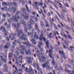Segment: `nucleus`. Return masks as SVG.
<instances>
[{
    "label": "nucleus",
    "mask_w": 74,
    "mask_h": 74,
    "mask_svg": "<svg viewBox=\"0 0 74 74\" xmlns=\"http://www.w3.org/2000/svg\"><path fill=\"white\" fill-rule=\"evenodd\" d=\"M12 25L13 26L15 27L16 29V31L18 33L17 34V36H18V37H21V34H22V30H20L19 31V29L18 28H19V27H20V24L18 23L17 24V26L16 25V24H15V23H14L12 24Z\"/></svg>",
    "instance_id": "f257e3e1"
},
{
    "label": "nucleus",
    "mask_w": 74,
    "mask_h": 74,
    "mask_svg": "<svg viewBox=\"0 0 74 74\" xmlns=\"http://www.w3.org/2000/svg\"><path fill=\"white\" fill-rule=\"evenodd\" d=\"M17 14L16 16H15V17H13L12 18H10L9 19L8 22L9 23H12V21H16V22L18 21V19H19L20 18V17L18 16L17 15V14H18L19 13V12L17 11Z\"/></svg>",
    "instance_id": "f03ea898"
},
{
    "label": "nucleus",
    "mask_w": 74,
    "mask_h": 74,
    "mask_svg": "<svg viewBox=\"0 0 74 74\" xmlns=\"http://www.w3.org/2000/svg\"><path fill=\"white\" fill-rule=\"evenodd\" d=\"M21 39H22V40H26L27 41V42H23V44H25L27 45L28 46V47H30V46H32V45H30V44L27 41V39L25 37V35H22L21 38Z\"/></svg>",
    "instance_id": "7ed1b4c3"
},
{
    "label": "nucleus",
    "mask_w": 74,
    "mask_h": 74,
    "mask_svg": "<svg viewBox=\"0 0 74 74\" xmlns=\"http://www.w3.org/2000/svg\"><path fill=\"white\" fill-rule=\"evenodd\" d=\"M32 33L31 34L30 33L28 32V35H31V37L32 38H35L37 39V40H38L39 38H38V36L37 35H36V34H37V33H35L34 32H33V31H32Z\"/></svg>",
    "instance_id": "20e7f679"
},
{
    "label": "nucleus",
    "mask_w": 74,
    "mask_h": 74,
    "mask_svg": "<svg viewBox=\"0 0 74 74\" xmlns=\"http://www.w3.org/2000/svg\"><path fill=\"white\" fill-rule=\"evenodd\" d=\"M27 23L28 24V27L29 29H32V24H34V21L33 20H31L30 21H28Z\"/></svg>",
    "instance_id": "39448f33"
},
{
    "label": "nucleus",
    "mask_w": 74,
    "mask_h": 74,
    "mask_svg": "<svg viewBox=\"0 0 74 74\" xmlns=\"http://www.w3.org/2000/svg\"><path fill=\"white\" fill-rule=\"evenodd\" d=\"M20 21L21 23L23 24V25L25 28L24 29L25 32V33H27V32L28 29L26 27V24H25V23H24V20L22 21V20H20Z\"/></svg>",
    "instance_id": "423d86ee"
},
{
    "label": "nucleus",
    "mask_w": 74,
    "mask_h": 74,
    "mask_svg": "<svg viewBox=\"0 0 74 74\" xmlns=\"http://www.w3.org/2000/svg\"><path fill=\"white\" fill-rule=\"evenodd\" d=\"M24 49H23V50H22L21 52L20 53L22 54V55H23L24 54V53H23V51H25V52L26 53L27 55H28V54H30L31 52H30V50H28V52L27 51H26V49H25V48L23 47Z\"/></svg>",
    "instance_id": "0eeeda50"
},
{
    "label": "nucleus",
    "mask_w": 74,
    "mask_h": 74,
    "mask_svg": "<svg viewBox=\"0 0 74 74\" xmlns=\"http://www.w3.org/2000/svg\"><path fill=\"white\" fill-rule=\"evenodd\" d=\"M1 30L2 31V32H4V34L5 36L8 35V32L7 31L5 30V28L3 27H2L1 28Z\"/></svg>",
    "instance_id": "6e6552de"
},
{
    "label": "nucleus",
    "mask_w": 74,
    "mask_h": 74,
    "mask_svg": "<svg viewBox=\"0 0 74 74\" xmlns=\"http://www.w3.org/2000/svg\"><path fill=\"white\" fill-rule=\"evenodd\" d=\"M42 67L44 68L46 67L48 69L49 68V63L48 62V61H46L45 64H42Z\"/></svg>",
    "instance_id": "1a4fd4ad"
},
{
    "label": "nucleus",
    "mask_w": 74,
    "mask_h": 74,
    "mask_svg": "<svg viewBox=\"0 0 74 74\" xmlns=\"http://www.w3.org/2000/svg\"><path fill=\"white\" fill-rule=\"evenodd\" d=\"M21 17L22 18H24L25 19L27 20L28 19H29L28 16L26 15V14L25 13H23L21 14Z\"/></svg>",
    "instance_id": "9d476101"
},
{
    "label": "nucleus",
    "mask_w": 74,
    "mask_h": 74,
    "mask_svg": "<svg viewBox=\"0 0 74 74\" xmlns=\"http://www.w3.org/2000/svg\"><path fill=\"white\" fill-rule=\"evenodd\" d=\"M42 43L41 42H38V48H40V49L41 51H43V48H42V49H41V46H42Z\"/></svg>",
    "instance_id": "9b49d317"
},
{
    "label": "nucleus",
    "mask_w": 74,
    "mask_h": 74,
    "mask_svg": "<svg viewBox=\"0 0 74 74\" xmlns=\"http://www.w3.org/2000/svg\"><path fill=\"white\" fill-rule=\"evenodd\" d=\"M61 34V36H64V37H65L66 38H68L67 37H68V38L69 39H71V37L69 35H68V36H66V34H65L64 33H63V34Z\"/></svg>",
    "instance_id": "f8f14e48"
},
{
    "label": "nucleus",
    "mask_w": 74,
    "mask_h": 74,
    "mask_svg": "<svg viewBox=\"0 0 74 74\" xmlns=\"http://www.w3.org/2000/svg\"><path fill=\"white\" fill-rule=\"evenodd\" d=\"M4 55V54H1V56L0 55V58L1 59L2 61H3L4 63H6L7 62V60H5V59H3V56Z\"/></svg>",
    "instance_id": "ddd939ff"
},
{
    "label": "nucleus",
    "mask_w": 74,
    "mask_h": 74,
    "mask_svg": "<svg viewBox=\"0 0 74 74\" xmlns=\"http://www.w3.org/2000/svg\"><path fill=\"white\" fill-rule=\"evenodd\" d=\"M5 26L6 27V28L8 30H9L10 29V25L9 24H7V23H5L4 24Z\"/></svg>",
    "instance_id": "4468645a"
},
{
    "label": "nucleus",
    "mask_w": 74,
    "mask_h": 74,
    "mask_svg": "<svg viewBox=\"0 0 74 74\" xmlns=\"http://www.w3.org/2000/svg\"><path fill=\"white\" fill-rule=\"evenodd\" d=\"M33 60V58H32L31 57H30L27 60L28 63L30 64V63L32 62Z\"/></svg>",
    "instance_id": "2eb2a0df"
},
{
    "label": "nucleus",
    "mask_w": 74,
    "mask_h": 74,
    "mask_svg": "<svg viewBox=\"0 0 74 74\" xmlns=\"http://www.w3.org/2000/svg\"><path fill=\"white\" fill-rule=\"evenodd\" d=\"M40 10V11H41V12L40 11H39V14H42V19H44V18H45V15H44V14H43V12H42V10L41 9Z\"/></svg>",
    "instance_id": "dca6fc26"
},
{
    "label": "nucleus",
    "mask_w": 74,
    "mask_h": 74,
    "mask_svg": "<svg viewBox=\"0 0 74 74\" xmlns=\"http://www.w3.org/2000/svg\"><path fill=\"white\" fill-rule=\"evenodd\" d=\"M3 67L5 69L3 70V71L4 72H5V71H7V64H5L4 65Z\"/></svg>",
    "instance_id": "f3484780"
},
{
    "label": "nucleus",
    "mask_w": 74,
    "mask_h": 74,
    "mask_svg": "<svg viewBox=\"0 0 74 74\" xmlns=\"http://www.w3.org/2000/svg\"><path fill=\"white\" fill-rule=\"evenodd\" d=\"M11 36L13 38H12V39H11V40H13V39H14H14L15 38V34H12L11 35H10L9 36V37H10V38H11Z\"/></svg>",
    "instance_id": "a211bd4d"
},
{
    "label": "nucleus",
    "mask_w": 74,
    "mask_h": 74,
    "mask_svg": "<svg viewBox=\"0 0 74 74\" xmlns=\"http://www.w3.org/2000/svg\"><path fill=\"white\" fill-rule=\"evenodd\" d=\"M47 1H48V2H49V3H51V4H52L53 5H54V6L55 7H56V9H57V10H58V8L57 6H56V5H55V4L53 3V2H50V0H47Z\"/></svg>",
    "instance_id": "6ab92c4d"
},
{
    "label": "nucleus",
    "mask_w": 74,
    "mask_h": 74,
    "mask_svg": "<svg viewBox=\"0 0 74 74\" xmlns=\"http://www.w3.org/2000/svg\"><path fill=\"white\" fill-rule=\"evenodd\" d=\"M49 56L51 58H52V55H53V54H51V53L52 52V50H49Z\"/></svg>",
    "instance_id": "aec40b11"
},
{
    "label": "nucleus",
    "mask_w": 74,
    "mask_h": 74,
    "mask_svg": "<svg viewBox=\"0 0 74 74\" xmlns=\"http://www.w3.org/2000/svg\"><path fill=\"white\" fill-rule=\"evenodd\" d=\"M15 69L16 70V71H15L14 72H13V74H15L17 73H18V69H17V68H16V67H15Z\"/></svg>",
    "instance_id": "412c9836"
},
{
    "label": "nucleus",
    "mask_w": 74,
    "mask_h": 74,
    "mask_svg": "<svg viewBox=\"0 0 74 74\" xmlns=\"http://www.w3.org/2000/svg\"><path fill=\"white\" fill-rule=\"evenodd\" d=\"M31 41H32V42H32V44H37V42H34L35 41V40L32 39L31 40Z\"/></svg>",
    "instance_id": "4be33fe9"
},
{
    "label": "nucleus",
    "mask_w": 74,
    "mask_h": 74,
    "mask_svg": "<svg viewBox=\"0 0 74 74\" xmlns=\"http://www.w3.org/2000/svg\"><path fill=\"white\" fill-rule=\"evenodd\" d=\"M40 36L41 37V38H43L44 41H46V40H45V38L43 37V34H41V35H40Z\"/></svg>",
    "instance_id": "5701e85b"
},
{
    "label": "nucleus",
    "mask_w": 74,
    "mask_h": 74,
    "mask_svg": "<svg viewBox=\"0 0 74 74\" xmlns=\"http://www.w3.org/2000/svg\"><path fill=\"white\" fill-rule=\"evenodd\" d=\"M38 55V57H39V59L40 62H44V60H42V59H41V58H40V56H39V54Z\"/></svg>",
    "instance_id": "b1692460"
},
{
    "label": "nucleus",
    "mask_w": 74,
    "mask_h": 74,
    "mask_svg": "<svg viewBox=\"0 0 74 74\" xmlns=\"http://www.w3.org/2000/svg\"><path fill=\"white\" fill-rule=\"evenodd\" d=\"M49 45V43H48V41H47L46 43V45L47 48H49V46H48Z\"/></svg>",
    "instance_id": "393cba45"
},
{
    "label": "nucleus",
    "mask_w": 74,
    "mask_h": 74,
    "mask_svg": "<svg viewBox=\"0 0 74 74\" xmlns=\"http://www.w3.org/2000/svg\"><path fill=\"white\" fill-rule=\"evenodd\" d=\"M35 28L36 30H38V25H37V24H35Z\"/></svg>",
    "instance_id": "a878e982"
},
{
    "label": "nucleus",
    "mask_w": 74,
    "mask_h": 74,
    "mask_svg": "<svg viewBox=\"0 0 74 74\" xmlns=\"http://www.w3.org/2000/svg\"><path fill=\"white\" fill-rule=\"evenodd\" d=\"M37 66L38 70V71H41V68H39V66H38V64H37Z\"/></svg>",
    "instance_id": "bb28decb"
},
{
    "label": "nucleus",
    "mask_w": 74,
    "mask_h": 74,
    "mask_svg": "<svg viewBox=\"0 0 74 74\" xmlns=\"http://www.w3.org/2000/svg\"><path fill=\"white\" fill-rule=\"evenodd\" d=\"M54 0V1L55 2V3H56V4L57 5H58V4H60V5H61V6H62V5L61 4V3H59V2H56V1L55 0Z\"/></svg>",
    "instance_id": "cd10ccee"
},
{
    "label": "nucleus",
    "mask_w": 74,
    "mask_h": 74,
    "mask_svg": "<svg viewBox=\"0 0 74 74\" xmlns=\"http://www.w3.org/2000/svg\"><path fill=\"white\" fill-rule=\"evenodd\" d=\"M39 4V5H41V6H42L43 5V4H42V1L41 0H40V3H38Z\"/></svg>",
    "instance_id": "c85d7f7f"
},
{
    "label": "nucleus",
    "mask_w": 74,
    "mask_h": 74,
    "mask_svg": "<svg viewBox=\"0 0 74 74\" xmlns=\"http://www.w3.org/2000/svg\"><path fill=\"white\" fill-rule=\"evenodd\" d=\"M59 53H60L62 55H64V53L63 52V51H60Z\"/></svg>",
    "instance_id": "c756f323"
},
{
    "label": "nucleus",
    "mask_w": 74,
    "mask_h": 74,
    "mask_svg": "<svg viewBox=\"0 0 74 74\" xmlns=\"http://www.w3.org/2000/svg\"><path fill=\"white\" fill-rule=\"evenodd\" d=\"M46 26L47 27H49V25L48 24V22L47 21H46Z\"/></svg>",
    "instance_id": "7c9ffc66"
},
{
    "label": "nucleus",
    "mask_w": 74,
    "mask_h": 74,
    "mask_svg": "<svg viewBox=\"0 0 74 74\" xmlns=\"http://www.w3.org/2000/svg\"><path fill=\"white\" fill-rule=\"evenodd\" d=\"M12 10H14L13 11L14 12H15L16 10V9L14 7L13 8Z\"/></svg>",
    "instance_id": "2f4dec72"
},
{
    "label": "nucleus",
    "mask_w": 74,
    "mask_h": 74,
    "mask_svg": "<svg viewBox=\"0 0 74 74\" xmlns=\"http://www.w3.org/2000/svg\"><path fill=\"white\" fill-rule=\"evenodd\" d=\"M52 34V33H50V34L49 36H48V37L49 38H51V35Z\"/></svg>",
    "instance_id": "473e14b6"
},
{
    "label": "nucleus",
    "mask_w": 74,
    "mask_h": 74,
    "mask_svg": "<svg viewBox=\"0 0 74 74\" xmlns=\"http://www.w3.org/2000/svg\"><path fill=\"white\" fill-rule=\"evenodd\" d=\"M55 62H54V60L53 59L52 60V64L54 65L55 66Z\"/></svg>",
    "instance_id": "72a5a7b5"
},
{
    "label": "nucleus",
    "mask_w": 74,
    "mask_h": 74,
    "mask_svg": "<svg viewBox=\"0 0 74 74\" xmlns=\"http://www.w3.org/2000/svg\"><path fill=\"white\" fill-rule=\"evenodd\" d=\"M4 49H8V46L6 45H5L4 48Z\"/></svg>",
    "instance_id": "f704fd0d"
},
{
    "label": "nucleus",
    "mask_w": 74,
    "mask_h": 74,
    "mask_svg": "<svg viewBox=\"0 0 74 74\" xmlns=\"http://www.w3.org/2000/svg\"><path fill=\"white\" fill-rule=\"evenodd\" d=\"M2 5H8V4L5 2H3L2 3Z\"/></svg>",
    "instance_id": "c9c22d12"
},
{
    "label": "nucleus",
    "mask_w": 74,
    "mask_h": 74,
    "mask_svg": "<svg viewBox=\"0 0 74 74\" xmlns=\"http://www.w3.org/2000/svg\"><path fill=\"white\" fill-rule=\"evenodd\" d=\"M25 7L27 9V11H28V12H29V8H28V7H27V5H26Z\"/></svg>",
    "instance_id": "e433bc0d"
},
{
    "label": "nucleus",
    "mask_w": 74,
    "mask_h": 74,
    "mask_svg": "<svg viewBox=\"0 0 74 74\" xmlns=\"http://www.w3.org/2000/svg\"><path fill=\"white\" fill-rule=\"evenodd\" d=\"M65 29H66L68 30H69V27H68V26H66V25H65Z\"/></svg>",
    "instance_id": "4c0bfd02"
},
{
    "label": "nucleus",
    "mask_w": 74,
    "mask_h": 74,
    "mask_svg": "<svg viewBox=\"0 0 74 74\" xmlns=\"http://www.w3.org/2000/svg\"><path fill=\"white\" fill-rule=\"evenodd\" d=\"M10 4L11 5H13V4H16V3H12V2H10Z\"/></svg>",
    "instance_id": "58836bf2"
},
{
    "label": "nucleus",
    "mask_w": 74,
    "mask_h": 74,
    "mask_svg": "<svg viewBox=\"0 0 74 74\" xmlns=\"http://www.w3.org/2000/svg\"><path fill=\"white\" fill-rule=\"evenodd\" d=\"M53 25L56 29H58V28H57V27H56V25H55V24H54Z\"/></svg>",
    "instance_id": "ea45409f"
},
{
    "label": "nucleus",
    "mask_w": 74,
    "mask_h": 74,
    "mask_svg": "<svg viewBox=\"0 0 74 74\" xmlns=\"http://www.w3.org/2000/svg\"><path fill=\"white\" fill-rule=\"evenodd\" d=\"M19 59H22L23 58V56H21L19 57Z\"/></svg>",
    "instance_id": "a19ab883"
},
{
    "label": "nucleus",
    "mask_w": 74,
    "mask_h": 74,
    "mask_svg": "<svg viewBox=\"0 0 74 74\" xmlns=\"http://www.w3.org/2000/svg\"><path fill=\"white\" fill-rule=\"evenodd\" d=\"M3 64V63L1 62H0V67H1V66H2Z\"/></svg>",
    "instance_id": "79ce46f5"
},
{
    "label": "nucleus",
    "mask_w": 74,
    "mask_h": 74,
    "mask_svg": "<svg viewBox=\"0 0 74 74\" xmlns=\"http://www.w3.org/2000/svg\"><path fill=\"white\" fill-rule=\"evenodd\" d=\"M7 45L8 46H9V47L10 46V44L9 43H7Z\"/></svg>",
    "instance_id": "37998d69"
},
{
    "label": "nucleus",
    "mask_w": 74,
    "mask_h": 74,
    "mask_svg": "<svg viewBox=\"0 0 74 74\" xmlns=\"http://www.w3.org/2000/svg\"><path fill=\"white\" fill-rule=\"evenodd\" d=\"M3 16L4 17V18H5L6 17V16H5V15L4 14H3Z\"/></svg>",
    "instance_id": "c03bdc74"
},
{
    "label": "nucleus",
    "mask_w": 74,
    "mask_h": 74,
    "mask_svg": "<svg viewBox=\"0 0 74 74\" xmlns=\"http://www.w3.org/2000/svg\"><path fill=\"white\" fill-rule=\"evenodd\" d=\"M2 21H3V22H5V18H4L3 19Z\"/></svg>",
    "instance_id": "a18cd8bd"
},
{
    "label": "nucleus",
    "mask_w": 74,
    "mask_h": 74,
    "mask_svg": "<svg viewBox=\"0 0 74 74\" xmlns=\"http://www.w3.org/2000/svg\"><path fill=\"white\" fill-rule=\"evenodd\" d=\"M57 14H58V16H59L60 17V14H59V13H58V12H57Z\"/></svg>",
    "instance_id": "49530a36"
},
{
    "label": "nucleus",
    "mask_w": 74,
    "mask_h": 74,
    "mask_svg": "<svg viewBox=\"0 0 74 74\" xmlns=\"http://www.w3.org/2000/svg\"><path fill=\"white\" fill-rule=\"evenodd\" d=\"M4 22L3 21H1V22H0V24L1 25V24H3V23Z\"/></svg>",
    "instance_id": "de8ad7c7"
},
{
    "label": "nucleus",
    "mask_w": 74,
    "mask_h": 74,
    "mask_svg": "<svg viewBox=\"0 0 74 74\" xmlns=\"http://www.w3.org/2000/svg\"><path fill=\"white\" fill-rule=\"evenodd\" d=\"M56 32L57 34H58V35H59V33H58V32L56 31Z\"/></svg>",
    "instance_id": "09e8293b"
},
{
    "label": "nucleus",
    "mask_w": 74,
    "mask_h": 74,
    "mask_svg": "<svg viewBox=\"0 0 74 74\" xmlns=\"http://www.w3.org/2000/svg\"><path fill=\"white\" fill-rule=\"evenodd\" d=\"M15 42H16V41H17V42H18V43H19V44L20 43V42H19V40H17V41L16 40H15Z\"/></svg>",
    "instance_id": "8fccbe9b"
},
{
    "label": "nucleus",
    "mask_w": 74,
    "mask_h": 74,
    "mask_svg": "<svg viewBox=\"0 0 74 74\" xmlns=\"http://www.w3.org/2000/svg\"><path fill=\"white\" fill-rule=\"evenodd\" d=\"M4 56H5V58H7V54H5Z\"/></svg>",
    "instance_id": "3c124183"
},
{
    "label": "nucleus",
    "mask_w": 74,
    "mask_h": 74,
    "mask_svg": "<svg viewBox=\"0 0 74 74\" xmlns=\"http://www.w3.org/2000/svg\"><path fill=\"white\" fill-rule=\"evenodd\" d=\"M6 40L7 41H9V38H8V37L6 38Z\"/></svg>",
    "instance_id": "603ef678"
},
{
    "label": "nucleus",
    "mask_w": 74,
    "mask_h": 74,
    "mask_svg": "<svg viewBox=\"0 0 74 74\" xmlns=\"http://www.w3.org/2000/svg\"><path fill=\"white\" fill-rule=\"evenodd\" d=\"M32 14L34 15H36V14L35 13V12H32Z\"/></svg>",
    "instance_id": "864d4df0"
},
{
    "label": "nucleus",
    "mask_w": 74,
    "mask_h": 74,
    "mask_svg": "<svg viewBox=\"0 0 74 74\" xmlns=\"http://www.w3.org/2000/svg\"><path fill=\"white\" fill-rule=\"evenodd\" d=\"M29 4H30V5H31V4L32 3V2H31V1H29Z\"/></svg>",
    "instance_id": "5fc2aeb1"
},
{
    "label": "nucleus",
    "mask_w": 74,
    "mask_h": 74,
    "mask_svg": "<svg viewBox=\"0 0 74 74\" xmlns=\"http://www.w3.org/2000/svg\"><path fill=\"white\" fill-rule=\"evenodd\" d=\"M8 11H10V12H11V11H12V9H11L9 8L8 9Z\"/></svg>",
    "instance_id": "6e6d98bb"
},
{
    "label": "nucleus",
    "mask_w": 74,
    "mask_h": 74,
    "mask_svg": "<svg viewBox=\"0 0 74 74\" xmlns=\"http://www.w3.org/2000/svg\"><path fill=\"white\" fill-rule=\"evenodd\" d=\"M62 16H64V15H65V14H63V13H62L61 14Z\"/></svg>",
    "instance_id": "4d7b16f0"
},
{
    "label": "nucleus",
    "mask_w": 74,
    "mask_h": 74,
    "mask_svg": "<svg viewBox=\"0 0 74 74\" xmlns=\"http://www.w3.org/2000/svg\"><path fill=\"white\" fill-rule=\"evenodd\" d=\"M48 16H51V13L49 12Z\"/></svg>",
    "instance_id": "13d9d810"
},
{
    "label": "nucleus",
    "mask_w": 74,
    "mask_h": 74,
    "mask_svg": "<svg viewBox=\"0 0 74 74\" xmlns=\"http://www.w3.org/2000/svg\"><path fill=\"white\" fill-rule=\"evenodd\" d=\"M66 7H69V5L67 3L66 4Z\"/></svg>",
    "instance_id": "bf43d9fd"
},
{
    "label": "nucleus",
    "mask_w": 74,
    "mask_h": 74,
    "mask_svg": "<svg viewBox=\"0 0 74 74\" xmlns=\"http://www.w3.org/2000/svg\"><path fill=\"white\" fill-rule=\"evenodd\" d=\"M60 23L61 25H62V27H63L64 26H63V24H62V23Z\"/></svg>",
    "instance_id": "052dcab7"
},
{
    "label": "nucleus",
    "mask_w": 74,
    "mask_h": 74,
    "mask_svg": "<svg viewBox=\"0 0 74 74\" xmlns=\"http://www.w3.org/2000/svg\"><path fill=\"white\" fill-rule=\"evenodd\" d=\"M35 73H36V74H37V70H35Z\"/></svg>",
    "instance_id": "680f3d73"
},
{
    "label": "nucleus",
    "mask_w": 74,
    "mask_h": 74,
    "mask_svg": "<svg viewBox=\"0 0 74 74\" xmlns=\"http://www.w3.org/2000/svg\"><path fill=\"white\" fill-rule=\"evenodd\" d=\"M42 59H45V57H42Z\"/></svg>",
    "instance_id": "e2e57ef3"
},
{
    "label": "nucleus",
    "mask_w": 74,
    "mask_h": 74,
    "mask_svg": "<svg viewBox=\"0 0 74 74\" xmlns=\"http://www.w3.org/2000/svg\"><path fill=\"white\" fill-rule=\"evenodd\" d=\"M44 13H45L46 12V10H44Z\"/></svg>",
    "instance_id": "0e129e2a"
},
{
    "label": "nucleus",
    "mask_w": 74,
    "mask_h": 74,
    "mask_svg": "<svg viewBox=\"0 0 74 74\" xmlns=\"http://www.w3.org/2000/svg\"><path fill=\"white\" fill-rule=\"evenodd\" d=\"M0 74H3V72L0 71Z\"/></svg>",
    "instance_id": "69168bd1"
},
{
    "label": "nucleus",
    "mask_w": 74,
    "mask_h": 74,
    "mask_svg": "<svg viewBox=\"0 0 74 74\" xmlns=\"http://www.w3.org/2000/svg\"><path fill=\"white\" fill-rule=\"evenodd\" d=\"M16 53L17 55H19V52H18V51H16Z\"/></svg>",
    "instance_id": "338daca9"
},
{
    "label": "nucleus",
    "mask_w": 74,
    "mask_h": 74,
    "mask_svg": "<svg viewBox=\"0 0 74 74\" xmlns=\"http://www.w3.org/2000/svg\"><path fill=\"white\" fill-rule=\"evenodd\" d=\"M37 2H35V5H36V4H37Z\"/></svg>",
    "instance_id": "774afa93"
}]
</instances>
